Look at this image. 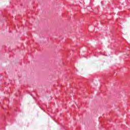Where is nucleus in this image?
<instances>
[{
    "label": "nucleus",
    "mask_w": 130,
    "mask_h": 130,
    "mask_svg": "<svg viewBox=\"0 0 130 130\" xmlns=\"http://www.w3.org/2000/svg\"><path fill=\"white\" fill-rule=\"evenodd\" d=\"M87 10H88V11L89 12H92L93 11V9H92V7H91L90 6H87Z\"/></svg>",
    "instance_id": "nucleus-1"
}]
</instances>
